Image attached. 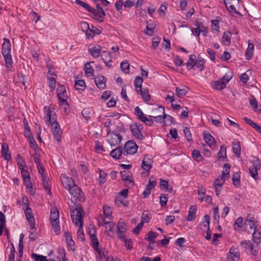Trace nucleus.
Returning <instances> with one entry per match:
<instances>
[{"label": "nucleus", "instance_id": "1", "mask_svg": "<svg viewBox=\"0 0 261 261\" xmlns=\"http://www.w3.org/2000/svg\"><path fill=\"white\" fill-rule=\"evenodd\" d=\"M71 217L73 223L76 226L83 225L84 217L83 209L80 206L75 205L70 208Z\"/></svg>", "mask_w": 261, "mask_h": 261}, {"label": "nucleus", "instance_id": "2", "mask_svg": "<svg viewBox=\"0 0 261 261\" xmlns=\"http://www.w3.org/2000/svg\"><path fill=\"white\" fill-rule=\"evenodd\" d=\"M57 92L60 105L64 111L66 112L68 109V105L67 101L68 94L65 87L63 85L59 86Z\"/></svg>", "mask_w": 261, "mask_h": 261}, {"label": "nucleus", "instance_id": "3", "mask_svg": "<svg viewBox=\"0 0 261 261\" xmlns=\"http://www.w3.org/2000/svg\"><path fill=\"white\" fill-rule=\"evenodd\" d=\"M232 77L231 72L226 73L219 81H214L211 83V86L214 89L221 90L226 87V84Z\"/></svg>", "mask_w": 261, "mask_h": 261}, {"label": "nucleus", "instance_id": "4", "mask_svg": "<svg viewBox=\"0 0 261 261\" xmlns=\"http://www.w3.org/2000/svg\"><path fill=\"white\" fill-rule=\"evenodd\" d=\"M34 161L36 163L38 168V171L39 173L40 174L41 179L43 182V185L45 189V190L47 191V192L50 194V187L49 186L48 180L45 175L44 174V167L41 163L40 159L37 156H34Z\"/></svg>", "mask_w": 261, "mask_h": 261}, {"label": "nucleus", "instance_id": "5", "mask_svg": "<svg viewBox=\"0 0 261 261\" xmlns=\"http://www.w3.org/2000/svg\"><path fill=\"white\" fill-rule=\"evenodd\" d=\"M50 219L54 232L57 234H58L60 232V227L59 225V212L57 208L54 207L51 208Z\"/></svg>", "mask_w": 261, "mask_h": 261}, {"label": "nucleus", "instance_id": "6", "mask_svg": "<svg viewBox=\"0 0 261 261\" xmlns=\"http://www.w3.org/2000/svg\"><path fill=\"white\" fill-rule=\"evenodd\" d=\"M87 232L90 236L93 247L96 252V257L97 258H101L102 254L100 249L98 248L99 242L96 237V230L94 228L89 227Z\"/></svg>", "mask_w": 261, "mask_h": 261}, {"label": "nucleus", "instance_id": "7", "mask_svg": "<svg viewBox=\"0 0 261 261\" xmlns=\"http://www.w3.org/2000/svg\"><path fill=\"white\" fill-rule=\"evenodd\" d=\"M44 120L47 125H52L53 123H57V115L54 109L49 107L44 108Z\"/></svg>", "mask_w": 261, "mask_h": 261}, {"label": "nucleus", "instance_id": "8", "mask_svg": "<svg viewBox=\"0 0 261 261\" xmlns=\"http://www.w3.org/2000/svg\"><path fill=\"white\" fill-rule=\"evenodd\" d=\"M210 218L207 215H205L199 224V228L203 232L206 233L205 238L209 240L211 239V231L210 230Z\"/></svg>", "mask_w": 261, "mask_h": 261}, {"label": "nucleus", "instance_id": "9", "mask_svg": "<svg viewBox=\"0 0 261 261\" xmlns=\"http://www.w3.org/2000/svg\"><path fill=\"white\" fill-rule=\"evenodd\" d=\"M122 140V136L116 131L109 132L107 136V141L113 147L119 145Z\"/></svg>", "mask_w": 261, "mask_h": 261}, {"label": "nucleus", "instance_id": "10", "mask_svg": "<svg viewBox=\"0 0 261 261\" xmlns=\"http://www.w3.org/2000/svg\"><path fill=\"white\" fill-rule=\"evenodd\" d=\"M23 210L24 211L26 218L29 224L30 228L31 229L33 230L35 228V222L32 210L30 208L29 205L26 204L24 205Z\"/></svg>", "mask_w": 261, "mask_h": 261}, {"label": "nucleus", "instance_id": "11", "mask_svg": "<svg viewBox=\"0 0 261 261\" xmlns=\"http://www.w3.org/2000/svg\"><path fill=\"white\" fill-rule=\"evenodd\" d=\"M227 179V178L221 175H220L214 180L213 186L215 188L216 194L217 196H218L221 193V188L224 184L225 181Z\"/></svg>", "mask_w": 261, "mask_h": 261}, {"label": "nucleus", "instance_id": "12", "mask_svg": "<svg viewBox=\"0 0 261 261\" xmlns=\"http://www.w3.org/2000/svg\"><path fill=\"white\" fill-rule=\"evenodd\" d=\"M130 130L134 136L138 139L143 138V135L141 130L143 129L142 125L140 123H133L130 125Z\"/></svg>", "mask_w": 261, "mask_h": 261}, {"label": "nucleus", "instance_id": "13", "mask_svg": "<svg viewBox=\"0 0 261 261\" xmlns=\"http://www.w3.org/2000/svg\"><path fill=\"white\" fill-rule=\"evenodd\" d=\"M153 159L151 155H146L144 156L141 168L144 171L149 172L152 167Z\"/></svg>", "mask_w": 261, "mask_h": 261}, {"label": "nucleus", "instance_id": "14", "mask_svg": "<svg viewBox=\"0 0 261 261\" xmlns=\"http://www.w3.org/2000/svg\"><path fill=\"white\" fill-rule=\"evenodd\" d=\"M138 146L133 141H128L124 145L125 152L130 154H134L137 151Z\"/></svg>", "mask_w": 261, "mask_h": 261}, {"label": "nucleus", "instance_id": "15", "mask_svg": "<svg viewBox=\"0 0 261 261\" xmlns=\"http://www.w3.org/2000/svg\"><path fill=\"white\" fill-rule=\"evenodd\" d=\"M240 255L238 249L236 248L232 247L227 253V261H238L240 259Z\"/></svg>", "mask_w": 261, "mask_h": 261}, {"label": "nucleus", "instance_id": "16", "mask_svg": "<svg viewBox=\"0 0 261 261\" xmlns=\"http://www.w3.org/2000/svg\"><path fill=\"white\" fill-rule=\"evenodd\" d=\"M224 2L227 10L229 12L238 13L236 7L239 4V0H224Z\"/></svg>", "mask_w": 261, "mask_h": 261}, {"label": "nucleus", "instance_id": "17", "mask_svg": "<svg viewBox=\"0 0 261 261\" xmlns=\"http://www.w3.org/2000/svg\"><path fill=\"white\" fill-rule=\"evenodd\" d=\"M102 47L100 45L95 44L89 46L88 51L89 54L94 58H97L100 56Z\"/></svg>", "mask_w": 261, "mask_h": 261}, {"label": "nucleus", "instance_id": "18", "mask_svg": "<svg viewBox=\"0 0 261 261\" xmlns=\"http://www.w3.org/2000/svg\"><path fill=\"white\" fill-rule=\"evenodd\" d=\"M51 126L55 139L58 142L60 141L62 138V133L59 124L58 122L53 123Z\"/></svg>", "mask_w": 261, "mask_h": 261}, {"label": "nucleus", "instance_id": "19", "mask_svg": "<svg viewBox=\"0 0 261 261\" xmlns=\"http://www.w3.org/2000/svg\"><path fill=\"white\" fill-rule=\"evenodd\" d=\"M126 230V225L125 223L123 221L120 220L117 224V233L119 239H124V234Z\"/></svg>", "mask_w": 261, "mask_h": 261}, {"label": "nucleus", "instance_id": "20", "mask_svg": "<svg viewBox=\"0 0 261 261\" xmlns=\"http://www.w3.org/2000/svg\"><path fill=\"white\" fill-rule=\"evenodd\" d=\"M61 179L63 187L67 190L75 184L73 179L65 174H62L61 175Z\"/></svg>", "mask_w": 261, "mask_h": 261}, {"label": "nucleus", "instance_id": "21", "mask_svg": "<svg viewBox=\"0 0 261 261\" xmlns=\"http://www.w3.org/2000/svg\"><path fill=\"white\" fill-rule=\"evenodd\" d=\"M65 239L67 243L68 249L74 251L75 247L74 241L72 240L71 235L69 231H65L64 233Z\"/></svg>", "mask_w": 261, "mask_h": 261}, {"label": "nucleus", "instance_id": "22", "mask_svg": "<svg viewBox=\"0 0 261 261\" xmlns=\"http://www.w3.org/2000/svg\"><path fill=\"white\" fill-rule=\"evenodd\" d=\"M17 162L18 168L20 170L21 174L24 173L23 171L28 172V168L24 160L20 155H17Z\"/></svg>", "mask_w": 261, "mask_h": 261}, {"label": "nucleus", "instance_id": "23", "mask_svg": "<svg viewBox=\"0 0 261 261\" xmlns=\"http://www.w3.org/2000/svg\"><path fill=\"white\" fill-rule=\"evenodd\" d=\"M67 190L69 192L70 194L74 197L79 198L80 197L82 196V193L81 190L78 187V186L75 185V184L73 185V186L69 188Z\"/></svg>", "mask_w": 261, "mask_h": 261}, {"label": "nucleus", "instance_id": "24", "mask_svg": "<svg viewBox=\"0 0 261 261\" xmlns=\"http://www.w3.org/2000/svg\"><path fill=\"white\" fill-rule=\"evenodd\" d=\"M4 42L2 44V54L3 55L11 54V44L10 40L6 38H4Z\"/></svg>", "mask_w": 261, "mask_h": 261}, {"label": "nucleus", "instance_id": "25", "mask_svg": "<svg viewBox=\"0 0 261 261\" xmlns=\"http://www.w3.org/2000/svg\"><path fill=\"white\" fill-rule=\"evenodd\" d=\"M203 137L205 143L211 148L214 147L215 146V139L209 133H203Z\"/></svg>", "mask_w": 261, "mask_h": 261}, {"label": "nucleus", "instance_id": "26", "mask_svg": "<svg viewBox=\"0 0 261 261\" xmlns=\"http://www.w3.org/2000/svg\"><path fill=\"white\" fill-rule=\"evenodd\" d=\"M101 56L106 65L108 67H110L111 66V63L112 59L111 53L107 51H103Z\"/></svg>", "mask_w": 261, "mask_h": 261}, {"label": "nucleus", "instance_id": "27", "mask_svg": "<svg viewBox=\"0 0 261 261\" xmlns=\"http://www.w3.org/2000/svg\"><path fill=\"white\" fill-rule=\"evenodd\" d=\"M1 153L5 159L7 161L11 160V154L9 150V146L6 143H2Z\"/></svg>", "mask_w": 261, "mask_h": 261}, {"label": "nucleus", "instance_id": "28", "mask_svg": "<svg viewBox=\"0 0 261 261\" xmlns=\"http://www.w3.org/2000/svg\"><path fill=\"white\" fill-rule=\"evenodd\" d=\"M95 83L100 89H104L106 88V79L103 76H97L95 79Z\"/></svg>", "mask_w": 261, "mask_h": 261}, {"label": "nucleus", "instance_id": "29", "mask_svg": "<svg viewBox=\"0 0 261 261\" xmlns=\"http://www.w3.org/2000/svg\"><path fill=\"white\" fill-rule=\"evenodd\" d=\"M197 208L196 206L192 205L190 207L188 214L186 218V220L188 221H192L195 220L196 218V214Z\"/></svg>", "mask_w": 261, "mask_h": 261}, {"label": "nucleus", "instance_id": "30", "mask_svg": "<svg viewBox=\"0 0 261 261\" xmlns=\"http://www.w3.org/2000/svg\"><path fill=\"white\" fill-rule=\"evenodd\" d=\"M204 64L205 60L203 58L199 57L196 60L194 68L195 69L201 71L203 70Z\"/></svg>", "mask_w": 261, "mask_h": 261}, {"label": "nucleus", "instance_id": "31", "mask_svg": "<svg viewBox=\"0 0 261 261\" xmlns=\"http://www.w3.org/2000/svg\"><path fill=\"white\" fill-rule=\"evenodd\" d=\"M23 173L21 174L23 182L25 187L28 189H32V183L30 181V177L29 172H26L23 171Z\"/></svg>", "mask_w": 261, "mask_h": 261}, {"label": "nucleus", "instance_id": "32", "mask_svg": "<svg viewBox=\"0 0 261 261\" xmlns=\"http://www.w3.org/2000/svg\"><path fill=\"white\" fill-rule=\"evenodd\" d=\"M231 37V33L229 32H225L223 33L222 38V43L225 46H228L230 43V39Z\"/></svg>", "mask_w": 261, "mask_h": 261}, {"label": "nucleus", "instance_id": "33", "mask_svg": "<svg viewBox=\"0 0 261 261\" xmlns=\"http://www.w3.org/2000/svg\"><path fill=\"white\" fill-rule=\"evenodd\" d=\"M120 174L122 180L126 181V183L128 184V186H132L133 185V182L130 179L129 173L128 172L125 171H121Z\"/></svg>", "mask_w": 261, "mask_h": 261}, {"label": "nucleus", "instance_id": "34", "mask_svg": "<svg viewBox=\"0 0 261 261\" xmlns=\"http://www.w3.org/2000/svg\"><path fill=\"white\" fill-rule=\"evenodd\" d=\"M253 240L257 244L261 242V228H255L253 233Z\"/></svg>", "mask_w": 261, "mask_h": 261}, {"label": "nucleus", "instance_id": "35", "mask_svg": "<svg viewBox=\"0 0 261 261\" xmlns=\"http://www.w3.org/2000/svg\"><path fill=\"white\" fill-rule=\"evenodd\" d=\"M85 72L87 76H92L94 74V70L91 63L87 62L85 64Z\"/></svg>", "mask_w": 261, "mask_h": 261}, {"label": "nucleus", "instance_id": "36", "mask_svg": "<svg viewBox=\"0 0 261 261\" xmlns=\"http://www.w3.org/2000/svg\"><path fill=\"white\" fill-rule=\"evenodd\" d=\"M254 52V45L252 43L249 42L248 47L245 52V56L247 59L249 60L251 59L253 55Z\"/></svg>", "mask_w": 261, "mask_h": 261}, {"label": "nucleus", "instance_id": "37", "mask_svg": "<svg viewBox=\"0 0 261 261\" xmlns=\"http://www.w3.org/2000/svg\"><path fill=\"white\" fill-rule=\"evenodd\" d=\"M232 144L234 153L237 156H239L241 154V147L240 142L237 140H233Z\"/></svg>", "mask_w": 261, "mask_h": 261}, {"label": "nucleus", "instance_id": "38", "mask_svg": "<svg viewBox=\"0 0 261 261\" xmlns=\"http://www.w3.org/2000/svg\"><path fill=\"white\" fill-rule=\"evenodd\" d=\"M103 209L104 214V222H106V220H110L111 219L112 215L111 208L109 206H104Z\"/></svg>", "mask_w": 261, "mask_h": 261}, {"label": "nucleus", "instance_id": "39", "mask_svg": "<svg viewBox=\"0 0 261 261\" xmlns=\"http://www.w3.org/2000/svg\"><path fill=\"white\" fill-rule=\"evenodd\" d=\"M74 87L76 90L81 91L85 90L86 87L84 81L79 79L75 80Z\"/></svg>", "mask_w": 261, "mask_h": 261}, {"label": "nucleus", "instance_id": "40", "mask_svg": "<svg viewBox=\"0 0 261 261\" xmlns=\"http://www.w3.org/2000/svg\"><path fill=\"white\" fill-rule=\"evenodd\" d=\"M122 154V150L120 147H117L113 149L110 152V155L115 159H119L120 158Z\"/></svg>", "mask_w": 261, "mask_h": 261}, {"label": "nucleus", "instance_id": "41", "mask_svg": "<svg viewBox=\"0 0 261 261\" xmlns=\"http://www.w3.org/2000/svg\"><path fill=\"white\" fill-rule=\"evenodd\" d=\"M57 76H47V83L51 91L55 90L56 87Z\"/></svg>", "mask_w": 261, "mask_h": 261}, {"label": "nucleus", "instance_id": "42", "mask_svg": "<svg viewBox=\"0 0 261 261\" xmlns=\"http://www.w3.org/2000/svg\"><path fill=\"white\" fill-rule=\"evenodd\" d=\"M153 116H157V115H162L164 114L165 109L164 107L156 106L152 108V110Z\"/></svg>", "mask_w": 261, "mask_h": 261}, {"label": "nucleus", "instance_id": "43", "mask_svg": "<svg viewBox=\"0 0 261 261\" xmlns=\"http://www.w3.org/2000/svg\"><path fill=\"white\" fill-rule=\"evenodd\" d=\"M196 60V57L194 55L190 56L189 60L186 63V67L188 70H191L194 67V64Z\"/></svg>", "mask_w": 261, "mask_h": 261}, {"label": "nucleus", "instance_id": "44", "mask_svg": "<svg viewBox=\"0 0 261 261\" xmlns=\"http://www.w3.org/2000/svg\"><path fill=\"white\" fill-rule=\"evenodd\" d=\"M143 79L140 77H136L134 80V85L137 92L141 91Z\"/></svg>", "mask_w": 261, "mask_h": 261}, {"label": "nucleus", "instance_id": "45", "mask_svg": "<svg viewBox=\"0 0 261 261\" xmlns=\"http://www.w3.org/2000/svg\"><path fill=\"white\" fill-rule=\"evenodd\" d=\"M188 92V89L186 87H177L176 88V94L179 97H182Z\"/></svg>", "mask_w": 261, "mask_h": 261}, {"label": "nucleus", "instance_id": "46", "mask_svg": "<svg viewBox=\"0 0 261 261\" xmlns=\"http://www.w3.org/2000/svg\"><path fill=\"white\" fill-rule=\"evenodd\" d=\"M192 157L197 162H200L203 161V157L200 152L197 150H194L192 152Z\"/></svg>", "mask_w": 261, "mask_h": 261}, {"label": "nucleus", "instance_id": "47", "mask_svg": "<svg viewBox=\"0 0 261 261\" xmlns=\"http://www.w3.org/2000/svg\"><path fill=\"white\" fill-rule=\"evenodd\" d=\"M156 232L150 231L147 234V240L149 242V244H153L154 239L157 237Z\"/></svg>", "mask_w": 261, "mask_h": 261}, {"label": "nucleus", "instance_id": "48", "mask_svg": "<svg viewBox=\"0 0 261 261\" xmlns=\"http://www.w3.org/2000/svg\"><path fill=\"white\" fill-rule=\"evenodd\" d=\"M107 175V174L104 171H99L98 182L100 185H103L105 183L106 181Z\"/></svg>", "mask_w": 261, "mask_h": 261}, {"label": "nucleus", "instance_id": "49", "mask_svg": "<svg viewBox=\"0 0 261 261\" xmlns=\"http://www.w3.org/2000/svg\"><path fill=\"white\" fill-rule=\"evenodd\" d=\"M5 62H6V65L7 68H10L12 66L13 61L12 59V57L11 54H6V55H3Z\"/></svg>", "mask_w": 261, "mask_h": 261}, {"label": "nucleus", "instance_id": "50", "mask_svg": "<svg viewBox=\"0 0 261 261\" xmlns=\"http://www.w3.org/2000/svg\"><path fill=\"white\" fill-rule=\"evenodd\" d=\"M230 169V166L228 164H225L223 166V171L221 175L227 178H228L229 176Z\"/></svg>", "mask_w": 261, "mask_h": 261}, {"label": "nucleus", "instance_id": "51", "mask_svg": "<svg viewBox=\"0 0 261 261\" xmlns=\"http://www.w3.org/2000/svg\"><path fill=\"white\" fill-rule=\"evenodd\" d=\"M250 104L255 111L261 113V107L258 108L257 102L255 99L251 98L250 100Z\"/></svg>", "mask_w": 261, "mask_h": 261}, {"label": "nucleus", "instance_id": "52", "mask_svg": "<svg viewBox=\"0 0 261 261\" xmlns=\"http://www.w3.org/2000/svg\"><path fill=\"white\" fill-rule=\"evenodd\" d=\"M95 150L97 153L102 154L105 149L101 142L97 141L95 144Z\"/></svg>", "mask_w": 261, "mask_h": 261}, {"label": "nucleus", "instance_id": "53", "mask_svg": "<svg viewBox=\"0 0 261 261\" xmlns=\"http://www.w3.org/2000/svg\"><path fill=\"white\" fill-rule=\"evenodd\" d=\"M80 26L82 30L85 33L86 36L88 35V31L92 32V30L89 28L88 23L86 22L83 21L81 22Z\"/></svg>", "mask_w": 261, "mask_h": 261}, {"label": "nucleus", "instance_id": "54", "mask_svg": "<svg viewBox=\"0 0 261 261\" xmlns=\"http://www.w3.org/2000/svg\"><path fill=\"white\" fill-rule=\"evenodd\" d=\"M211 28L213 32H219L220 29L219 21L218 20H212Z\"/></svg>", "mask_w": 261, "mask_h": 261}, {"label": "nucleus", "instance_id": "55", "mask_svg": "<svg viewBox=\"0 0 261 261\" xmlns=\"http://www.w3.org/2000/svg\"><path fill=\"white\" fill-rule=\"evenodd\" d=\"M140 94H141L142 98L145 101H149L150 100V95L149 94V92L146 89H141V91H139Z\"/></svg>", "mask_w": 261, "mask_h": 261}, {"label": "nucleus", "instance_id": "56", "mask_svg": "<svg viewBox=\"0 0 261 261\" xmlns=\"http://www.w3.org/2000/svg\"><path fill=\"white\" fill-rule=\"evenodd\" d=\"M32 258L35 261H47L48 260L46 256L35 253L32 254Z\"/></svg>", "mask_w": 261, "mask_h": 261}, {"label": "nucleus", "instance_id": "57", "mask_svg": "<svg viewBox=\"0 0 261 261\" xmlns=\"http://www.w3.org/2000/svg\"><path fill=\"white\" fill-rule=\"evenodd\" d=\"M246 221L248 222V225L250 229H254L255 230V228H258V223L257 222L254 220V219H246Z\"/></svg>", "mask_w": 261, "mask_h": 261}, {"label": "nucleus", "instance_id": "58", "mask_svg": "<svg viewBox=\"0 0 261 261\" xmlns=\"http://www.w3.org/2000/svg\"><path fill=\"white\" fill-rule=\"evenodd\" d=\"M240 175L239 172H237L233 173L232 180L234 186H238L240 185Z\"/></svg>", "mask_w": 261, "mask_h": 261}, {"label": "nucleus", "instance_id": "59", "mask_svg": "<svg viewBox=\"0 0 261 261\" xmlns=\"http://www.w3.org/2000/svg\"><path fill=\"white\" fill-rule=\"evenodd\" d=\"M173 117L169 115L164 114V124L170 125L173 123Z\"/></svg>", "mask_w": 261, "mask_h": 261}, {"label": "nucleus", "instance_id": "60", "mask_svg": "<svg viewBox=\"0 0 261 261\" xmlns=\"http://www.w3.org/2000/svg\"><path fill=\"white\" fill-rule=\"evenodd\" d=\"M250 73L251 72L249 70H248L245 73H243L240 76V81L244 83H246L249 79Z\"/></svg>", "mask_w": 261, "mask_h": 261}, {"label": "nucleus", "instance_id": "61", "mask_svg": "<svg viewBox=\"0 0 261 261\" xmlns=\"http://www.w3.org/2000/svg\"><path fill=\"white\" fill-rule=\"evenodd\" d=\"M115 203L119 206L121 205L125 206L128 205V202L124 199H122L119 196L116 197L115 199Z\"/></svg>", "mask_w": 261, "mask_h": 261}, {"label": "nucleus", "instance_id": "62", "mask_svg": "<svg viewBox=\"0 0 261 261\" xmlns=\"http://www.w3.org/2000/svg\"><path fill=\"white\" fill-rule=\"evenodd\" d=\"M226 156V147L225 146H221L220 150L218 153V156L219 159H224Z\"/></svg>", "mask_w": 261, "mask_h": 261}, {"label": "nucleus", "instance_id": "63", "mask_svg": "<svg viewBox=\"0 0 261 261\" xmlns=\"http://www.w3.org/2000/svg\"><path fill=\"white\" fill-rule=\"evenodd\" d=\"M252 244L251 242L248 240V241H243L241 243V247L242 249H244L245 250L247 249H250V248L252 246Z\"/></svg>", "mask_w": 261, "mask_h": 261}, {"label": "nucleus", "instance_id": "64", "mask_svg": "<svg viewBox=\"0 0 261 261\" xmlns=\"http://www.w3.org/2000/svg\"><path fill=\"white\" fill-rule=\"evenodd\" d=\"M121 69L122 71L125 73H127L129 72V63L126 61H123L121 63Z\"/></svg>", "mask_w": 261, "mask_h": 261}]
</instances>
